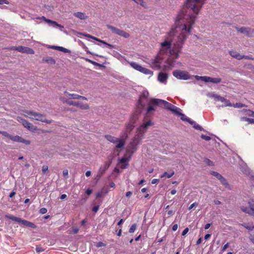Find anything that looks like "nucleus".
<instances>
[{
  "instance_id": "obj_1",
  "label": "nucleus",
  "mask_w": 254,
  "mask_h": 254,
  "mask_svg": "<svg viewBox=\"0 0 254 254\" xmlns=\"http://www.w3.org/2000/svg\"><path fill=\"white\" fill-rule=\"evenodd\" d=\"M206 0H187L181 10L178 13L175 22V27H173L167 35L165 40L161 43L160 52L166 53L171 48V45L175 47V42L178 41V36L182 33L179 27L184 24L191 27L195 22L197 15L205 3Z\"/></svg>"
},
{
  "instance_id": "obj_2",
  "label": "nucleus",
  "mask_w": 254,
  "mask_h": 254,
  "mask_svg": "<svg viewBox=\"0 0 254 254\" xmlns=\"http://www.w3.org/2000/svg\"><path fill=\"white\" fill-rule=\"evenodd\" d=\"M179 29L182 30V33L178 36V41L175 42V47L172 51V54L175 55V59H178L179 57V54L181 53V50L183 44L188 36L191 34V24H190L189 27H186V25H182L179 27Z\"/></svg>"
},
{
  "instance_id": "obj_3",
  "label": "nucleus",
  "mask_w": 254,
  "mask_h": 254,
  "mask_svg": "<svg viewBox=\"0 0 254 254\" xmlns=\"http://www.w3.org/2000/svg\"><path fill=\"white\" fill-rule=\"evenodd\" d=\"M150 104L161 108H164L167 110L172 112L175 114H180V108L165 100L160 99L151 98L150 100Z\"/></svg>"
},
{
  "instance_id": "obj_4",
  "label": "nucleus",
  "mask_w": 254,
  "mask_h": 254,
  "mask_svg": "<svg viewBox=\"0 0 254 254\" xmlns=\"http://www.w3.org/2000/svg\"><path fill=\"white\" fill-rule=\"evenodd\" d=\"M22 115L24 116L25 117L29 118L31 119L45 123L46 124H51L52 122V120L47 119L45 118V115L33 111L27 110H22Z\"/></svg>"
},
{
  "instance_id": "obj_5",
  "label": "nucleus",
  "mask_w": 254,
  "mask_h": 254,
  "mask_svg": "<svg viewBox=\"0 0 254 254\" xmlns=\"http://www.w3.org/2000/svg\"><path fill=\"white\" fill-rule=\"evenodd\" d=\"M152 125L151 121L147 122L146 123L142 125L138 128V133L134 137L133 140L132 142V145H137L143 137V134L147 128V127Z\"/></svg>"
},
{
  "instance_id": "obj_6",
  "label": "nucleus",
  "mask_w": 254,
  "mask_h": 254,
  "mask_svg": "<svg viewBox=\"0 0 254 254\" xmlns=\"http://www.w3.org/2000/svg\"><path fill=\"white\" fill-rule=\"evenodd\" d=\"M149 96V93L147 91H143L139 97V99L136 104L138 112H141L145 107V102L144 100L147 99Z\"/></svg>"
},
{
  "instance_id": "obj_7",
  "label": "nucleus",
  "mask_w": 254,
  "mask_h": 254,
  "mask_svg": "<svg viewBox=\"0 0 254 254\" xmlns=\"http://www.w3.org/2000/svg\"><path fill=\"white\" fill-rule=\"evenodd\" d=\"M149 96V93L147 91H143L139 97V99L136 104L138 112H141L145 107V102L144 100L147 99Z\"/></svg>"
},
{
  "instance_id": "obj_8",
  "label": "nucleus",
  "mask_w": 254,
  "mask_h": 254,
  "mask_svg": "<svg viewBox=\"0 0 254 254\" xmlns=\"http://www.w3.org/2000/svg\"><path fill=\"white\" fill-rule=\"evenodd\" d=\"M60 99L64 103H66L69 105H73L78 107L82 110H87L89 108L88 105L87 104H82L79 102H75L72 100H70L64 97H61Z\"/></svg>"
},
{
  "instance_id": "obj_9",
  "label": "nucleus",
  "mask_w": 254,
  "mask_h": 254,
  "mask_svg": "<svg viewBox=\"0 0 254 254\" xmlns=\"http://www.w3.org/2000/svg\"><path fill=\"white\" fill-rule=\"evenodd\" d=\"M173 75L180 80H188L191 78L190 75L185 70H175L173 72Z\"/></svg>"
},
{
  "instance_id": "obj_10",
  "label": "nucleus",
  "mask_w": 254,
  "mask_h": 254,
  "mask_svg": "<svg viewBox=\"0 0 254 254\" xmlns=\"http://www.w3.org/2000/svg\"><path fill=\"white\" fill-rule=\"evenodd\" d=\"M163 58L160 56H157L154 59H151L148 62L151 67L154 69H159L161 68Z\"/></svg>"
},
{
  "instance_id": "obj_11",
  "label": "nucleus",
  "mask_w": 254,
  "mask_h": 254,
  "mask_svg": "<svg viewBox=\"0 0 254 254\" xmlns=\"http://www.w3.org/2000/svg\"><path fill=\"white\" fill-rule=\"evenodd\" d=\"M10 50L17 51L19 52L23 53H28L30 54H34V51L32 49L24 46L18 47H11Z\"/></svg>"
},
{
  "instance_id": "obj_12",
  "label": "nucleus",
  "mask_w": 254,
  "mask_h": 254,
  "mask_svg": "<svg viewBox=\"0 0 254 254\" xmlns=\"http://www.w3.org/2000/svg\"><path fill=\"white\" fill-rule=\"evenodd\" d=\"M134 125L128 123L125 129L123 130L122 134L121 136L122 138L127 139L128 137V134L129 133L132 129L134 128Z\"/></svg>"
},
{
  "instance_id": "obj_13",
  "label": "nucleus",
  "mask_w": 254,
  "mask_h": 254,
  "mask_svg": "<svg viewBox=\"0 0 254 254\" xmlns=\"http://www.w3.org/2000/svg\"><path fill=\"white\" fill-rule=\"evenodd\" d=\"M238 31L246 35L248 37H252L254 35V29L250 28L242 27L241 28L236 27Z\"/></svg>"
},
{
  "instance_id": "obj_14",
  "label": "nucleus",
  "mask_w": 254,
  "mask_h": 254,
  "mask_svg": "<svg viewBox=\"0 0 254 254\" xmlns=\"http://www.w3.org/2000/svg\"><path fill=\"white\" fill-rule=\"evenodd\" d=\"M32 19L34 20H43L44 21H45L47 23L49 24L50 25H51L53 27H56V26H57L58 27H62V26L61 25L59 24L57 22H56L55 21L51 20L49 19H47L44 16L33 17Z\"/></svg>"
},
{
  "instance_id": "obj_15",
  "label": "nucleus",
  "mask_w": 254,
  "mask_h": 254,
  "mask_svg": "<svg viewBox=\"0 0 254 254\" xmlns=\"http://www.w3.org/2000/svg\"><path fill=\"white\" fill-rule=\"evenodd\" d=\"M10 139L14 142L23 143L26 145L30 144L31 142L30 140L24 139L22 137L18 135H11Z\"/></svg>"
},
{
  "instance_id": "obj_16",
  "label": "nucleus",
  "mask_w": 254,
  "mask_h": 254,
  "mask_svg": "<svg viewBox=\"0 0 254 254\" xmlns=\"http://www.w3.org/2000/svg\"><path fill=\"white\" fill-rule=\"evenodd\" d=\"M168 78V74L167 73L159 72L158 75V80L162 83H166Z\"/></svg>"
},
{
  "instance_id": "obj_17",
  "label": "nucleus",
  "mask_w": 254,
  "mask_h": 254,
  "mask_svg": "<svg viewBox=\"0 0 254 254\" xmlns=\"http://www.w3.org/2000/svg\"><path fill=\"white\" fill-rule=\"evenodd\" d=\"M141 112H138L137 111V107H136V109H135V112L132 114V115L130 116V119H129V123H131V124H132L133 125L135 124V123H136V121L138 120V116H139V115L141 113Z\"/></svg>"
},
{
  "instance_id": "obj_18",
  "label": "nucleus",
  "mask_w": 254,
  "mask_h": 254,
  "mask_svg": "<svg viewBox=\"0 0 254 254\" xmlns=\"http://www.w3.org/2000/svg\"><path fill=\"white\" fill-rule=\"evenodd\" d=\"M23 126L31 131H35L37 130V127L33 126L32 124L25 120L22 124Z\"/></svg>"
},
{
  "instance_id": "obj_19",
  "label": "nucleus",
  "mask_w": 254,
  "mask_h": 254,
  "mask_svg": "<svg viewBox=\"0 0 254 254\" xmlns=\"http://www.w3.org/2000/svg\"><path fill=\"white\" fill-rule=\"evenodd\" d=\"M175 59H168L166 62V65L164 66L165 69H171L175 66Z\"/></svg>"
},
{
  "instance_id": "obj_20",
  "label": "nucleus",
  "mask_w": 254,
  "mask_h": 254,
  "mask_svg": "<svg viewBox=\"0 0 254 254\" xmlns=\"http://www.w3.org/2000/svg\"><path fill=\"white\" fill-rule=\"evenodd\" d=\"M84 35L85 37H89V38H92V39H94V40H96L97 41L100 42H101V43H103V44L108 46L111 49L113 47L112 45H111L106 43L104 41L101 40H100V39H98V38H97L96 37H93V36H91V35H90L89 34H84Z\"/></svg>"
},
{
  "instance_id": "obj_21",
  "label": "nucleus",
  "mask_w": 254,
  "mask_h": 254,
  "mask_svg": "<svg viewBox=\"0 0 254 254\" xmlns=\"http://www.w3.org/2000/svg\"><path fill=\"white\" fill-rule=\"evenodd\" d=\"M73 15L75 17L81 20H85L88 18V16L85 13L81 12H74Z\"/></svg>"
},
{
  "instance_id": "obj_22",
  "label": "nucleus",
  "mask_w": 254,
  "mask_h": 254,
  "mask_svg": "<svg viewBox=\"0 0 254 254\" xmlns=\"http://www.w3.org/2000/svg\"><path fill=\"white\" fill-rule=\"evenodd\" d=\"M194 78L197 80H201L205 82H211V77L209 76H200L198 75H195Z\"/></svg>"
},
{
  "instance_id": "obj_23",
  "label": "nucleus",
  "mask_w": 254,
  "mask_h": 254,
  "mask_svg": "<svg viewBox=\"0 0 254 254\" xmlns=\"http://www.w3.org/2000/svg\"><path fill=\"white\" fill-rule=\"evenodd\" d=\"M50 48L57 50L58 51L63 52L64 53H70V51L66 48H64L63 47L60 46H51L49 47Z\"/></svg>"
},
{
  "instance_id": "obj_24",
  "label": "nucleus",
  "mask_w": 254,
  "mask_h": 254,
  "mask_svg": "<svg viewBox=\"0 0 254 254\" xmlns=\"http://www.w3.org/2000/svg\"><path fill=\"white\" fill-rule=\"evenodd\" d=\"M229 54L232 57L237 60H242V55H240L238 52L235 51H230L229 52Z\"/></svg>"
},
{
  "instance_id": "obj_25",
  "label": "nucleus",
  "mask_w": 254,
  "mask_h": 254,
  "mask_svg": "<svg viewBox=\"0 0 254 254\" xmlns=\"http://www.w3.org/2000/svg\"><path fill=\"white\" fill-rule=\"evenodd\" d=\"M42 61L43 62L51 64H54L56 63L55 60L51 57H46L43 58Z\"/></svg>"
},
{
  "instance_id": "obj_26",
  "label": "nucleus",
  "mask_w": 254,
  "mask_h": 254,
  "mask_svg": "<svg viewBox=\"0 0 254 254\" xmlns=\"http://www.w3.org/2000/svg\"><path fill=\"white\" fill-rule=\"evenodd\" d=\"M64 95L67 97L73 99H78L79 95L76 94H70L66 91L64 92Z\"/></svg>"
},
{
  "instance_id": "obj_27",
  "label": "nucleus",
  "mask_w": 254,
  "mask_h": 254,
  "mask_svg": "<svg viewBox=\"0 0 254 254\" xmlns=\"http://www.w3.org/2000/svg\"><path fill=\"white\" fill-rule=\"evenodd\" d=\"M129 160L128 158L126 157H123L121 159H120V162L122 164H123V165L122 166L121 168L123 169L126 168L128 166V162Z\"/></svg>"
},
{
  "instance_id": "obj_28",
  "label": "nucleus",
  "mask_w": 254,
  "mask_h": 254,
  "mask_svg": "<svg viewBox=\"0 0 254 254\" xmlns=\"http://www.w3.org/2000/svg\"><path fill=\"white\" fill-rule=\"evenodd\" d=\"M182 110L181 109H180V114H177V115H179L181 116V119L182 120L184 121H186V122H188V123H193V121L191 120L190 119L188 118V117H186V116L181 113V112Z\"/></svg>"
},
{
  "instance_id": "obj_29",
  "label": "nucleus",
  "mask_w": 254,
  "mask_h": 254,
  "mask_svg": "<svg viewBox=\"0 0 254 254\" xmlns=\"http://www.w3.org/2000/svg\"><path fill=\"white\" fill-rule=\"evenodd\" d=\"M105 138L110 142L116 143L119 140V138L114 137L110 135H107L105 136Z\"/></svg>"
},
{
  "instance_id": "obj_30",
  "label": "nucleus",
  "mask_w": 254,
  "mask_h": 254,
  "mask_svg": "<svg viewBox=\"0 0 254 254\" xmlns=\"http://www.w3.org/2000/svg\"><path fill=\"white\" fill-rule=\"evenodd\" d=\"M130 65L134 69L140 71L142 66L138 64L137 63L135 62H131L129 63Z\"/></svg>"
},
{
  "instance_id": "obj_31",
  "label": "nucleus",
  "mask_w": 254,
  "mask_h": 254,
  "mask_svg": "<svg viewBox=\"0 0 254 254\" xmlns=\"http://www.w3.org/2000/svg\"><path fill=\"white\" fill-rule=\"evenodd\" d=\"M107 28H108V29L111 30L113 33H114L118 35H119L120 32L121 30V29H118L115 27H114L112 25H108Z\"/></svg>"
},
{
  "instance_id": "obj_32",
  "label": "nucleus",
  "mask_w": 254,
  "mask_h": 254,
  "mask_svg": "<svg viewBox=\"0 0 254 254\" xmlns=\"http://www.w3.org/2000/svg\"><path fill=\"white\" fill-rule=\"evenodd\" d=\"M107 28H108V29L111 30L113 33H114L118 35H119L120 32L121 30V29H118L115 27H114L112 25H108Z\"/></svg>"
},
{
  "instance_id": "obj_33",
  "label": "nucleus",
  "mask_w": 254,
  "mask_h": 254,
  "mask_svg": "<svg viewBox=\"0 0 254 254\" xmlns=\"http://www.w3.org/2000/svg\"><path fill=\"white\" fill-rule=\"evenodd\" d=\"M140 72L146 75H152L153 74V72L152 70L143 67H142Z\"/></svg>"
},
{
  "instance_id": "obj_34",
  "label": "nucleus",
  "mask_w": 254,
  "mask_h": 254,
  "mask_svg": "<svg viewBox=\"0 0 254 254\" xmlns=\"http://www.w3.org/2000/svg\"><path fill=\"white\" fill-rule=\"evenodd\" d=\"M211 97H213L214 100L216 101H221V102L223 101H225V98L223 97H221L217 94H212L211 96Z\"/></svg>"
},
{
  "instance_id": "obj_35",
  "label": "nucleus",
  "mask_w": 254,
  "mask_h": 254,
  "mask_svg": "<svg viewBox=\"0 0 254 254\" xmlns=\"http://www.w3.org/2000/svg\"><path fill=\"white\" fill-rule=\"evenodd\" d=\"M175 174L174 171H172L170 173H168L167 172H164L162 175H161L160 178H163L165 177H166L167 178H170L172 177Z\"/></svg>"
},
{
  "instance_id": "obj_36",
  "label": "nucleus",
  "mask_w": 254,
  "mask_h": 254,
  "mask_svg": "<svg viewBox=\"0 0 254 254\" xmlns=\"http://www.w3.org/2000/svg\"><path fill=\"white\" fill-rule=\"evenodd\" d=\"M124 138H122V139L119 138V140L118 141V144L116 145V148H120L124 147L125 145V140Z\"/></svg>"
},
{
  "instance_id": "obj_37",
  "label": "nucleus",
  "mask_w": 254,
  "mask_h": 254,
  "mask_svg": "<svg viewBox=\"0 0 254 254\" xmlns=\"http://www.w3.org/2000/svg\"><path fill=\"white\" fill-rule=\"evenodd\" d=\"M5 217L12 221L17 222L18 223H19L20 219V218L16 217L11 215H5Z\"/></svg>"
},
{
  "instance_id": "obj_38",
  "label": "nucleus",
  "mask_w": 254,
  "mask_h": 254,
  "mask_svg": "<svg viewBox=\"0 0 254 254\" xmlns=\"http://www.w3.org/2000/svg\"><path fill=\"white\" fill-rule=\"evenodd\" d=\"M240 119L241 121H247L250 124H254V119H251L243 117H241Z\"/></svg>"
},
{
  "instance_id": "obj_39",
  "label": "nucleus",
  "mask_w": 254,
  "mask_h": 254,
  "mask_svg": "<svg viewBox=\"0 0 254 254\" xmlns=\"http://www.w3.org/2000/svg\"><path fill=\"white\" fill-rule=\"evenodd\" d=\"M219 180L220 181L221 184L223 185V186H225L226 187H228L229 186L228 183L227 182L226 179H225L223 176L220 177Z\"/></svg>"
},
{
  "instance_id": "obj_40",
  "label": "nucleus",
  "mask_w": 254,
  "mask_h": 254,
  "mask_svg": "<svg viewBox=\"0 0 254 254\" xmlns=\"http://www.w3.org/2000/svg\"><path fill=\"white\" fill-rule=\"evenodd\" d=\"M250 211L252 215H254V200H252L249 202Z\"/></svg>"
},
{
  "instance_id": "obj_41",
  "label": "nucleus",
  "mask_w": 254,
  "mask_h": 254,
  "mask_svg": "<svg viewBox=\"0 0 254 254\" xmlns=\"http://www.w3.org/2000/svg\"><path fill=\"white\" fill-rule=\"evenodd\" d=\"M119 35L120 36L123 37L125 38H127L129 37V34L128 33L122 30H121L120 31V34Z\"/></svg>"
},
{
  "instance_id": "obj_42",
  "label": "nucleus",
  "mask_w": 254,
  "mask_h": 254,
  "mask_svg": "<svg viewBox=\"0 0 254 254\" xmlns=\"http://www.w3.org/2000/svg\"><path fill=\"white\" fill-rule=\"evenodd\" d=\"M193 123H190V124L193 125V127L195 129H196L197 130H203V128L200 126H199L198 124H196L194 121H193Z\"/></svg>"
},
{
  "instance_id": "obj_43",
  "label": "nucleus",
  "mask_w": 254,
  "mask_h": 254,
  "mask_svg": "<svg viewBox=\"0 0 254 254\" xmlns=\"http://www.w3.org/2000/svg\"><path fill=\"white\" fill-rule=\"evenodd\" d=\"M242 111L246 113V115H247L249 116L253 117L254 114V112L252 110H250L244 109Z\"/></svg>"
},
{
  "instance_id": "obj_44",
  "label": "nucleus",
  "mask_w": 254,
  "mask_h": 254,
  "mask_svg": "<svg viewBox=\"0 0 254 254\" xmlns=\"http://www.w3.org/2000/svg\"><path fill=\"white\" fill-rule=\"evenodd\" d=\"M222 102H223L225 104V105H222V107H227V106H228V107H232L233 106V104L230 102L229 100H227L226 98H225V101H223Z\"/></svg>"
},
{
  "instance_id": "obj_45",
  "label": "nucleus",
  "mask_w": 254,
  "mask_h": 254,
  "mask_svg": "<svg viewBox=\"0 0 254 254\" xmlns=\"http://www.w3.org/2000/svg\"><path fill=\"white\" fill-rule=\"evenodd\" d=\"M222 81V79L221 78L219 77H216V78H213L211 77V82H212L213 83H219L221 82Z\"/></svg>"
},
{
  "instance_id": "obj_46",
  "label": "nucleus",
  "mask_w": 254,
  "mask_h": 254,
  "mask_svg": "<svg viewBox=\"0 0 254 254\" xmlns=\"http://www.w3.org/2000/svg\"><path fill=\"white\" fill-rule=\"evenodd\" d=\"M210 174L212 175L213 176H215L218 180L220 178V177H221L222 176L219 173H218L217 172H215V171H211L210 172Z\"/></svg>"
},
{
  "instance_id": "obj_47",
  "label": "nucleus",
  "mask_w": 254,
  "mask_h": 254,
  "mask_svg": "<svg viewBox=\"0 0 254 254\" xmlns=\"http://www.w3.org/2000/svg\"><path fill=\"white\" fill-rule=\"evenodd\" d=\"M245 106H246L244 104L241 103H236V104H233L232 107H234L236 108H241Z\"/></svg>"
},
{
  "instance_id": "obj_48",
  "label": "nucleus",
  "mask_w": 254,
  "mask_h": 254,
  "mask_svg": "<svg viewBox=\"0 0 254 254\" xmlns=\"http://www.w3.org/2000/svg\"><path fill=\"white\" fill-rule=\"evenodd\" d=\"M133 1L137 4H139L142 6L146 7L145 3L144 1V0H133Z\"/></svg>"
},
{
  "instance_id": "obj_49",
  "label": "nucleus",
  "mask_w": 254,
  "mask_h": 254,
  "mask_svg": "<svg viewBox=\"0 0 254 254\" xmlns=\"http://www.w3.org/2000/svg\"><path fill=\"white\" fill-rule=\"evenodd\" d=\"M136 227H137V226H136V224H132V225L131 226V227H130V228H129V230H128V232H129V233H133V232L135 231V230H136Z\"/></svg>"
},
{
  "instance_id": "obj_50",
  "label": "nucleus",
  "mask_w": 254,
  "mask_h": 254,
  "mask_svg": "<svg viewBox=\"0 0 254 254\" xmlns=\"http://www.w3.org/2000/svg\"><path fill=\"white\" fill-rule=\"evenodd\" d=\"M0 134H2L3 136L8 137L11 139V135L9 134L8 132L5 131H0Z\"/></svg>"
},
{
  "instance_id": "obj_51",
  "label": "nucleus",
  "mask_w": 254,
  "mask_h": 254,
  "mask_svg": "<svg viewBox=\"0 0 254 254\" xmlns=\"http://www.w3.org/2000/svg\"><path fill=\"white\" fill-rule=\"evenodd\" d=\"M241 209L243 212L252 215L251 211L248 208L246 207H242Z\"/></svg>"
},
{
  "instance_id": "obj_52",
  "label": "nucleus",
  "mask_w": 254,
  "mask_h": 254,
  "mask_svg": "<svg viewBox=\"0 0 254 254\" xmlns=\"http://www.w3.org/2000/svg\"><path fill=\"white\" fill-rule=\"evenodd\" d=\"M149 106L147 109V113H149L152 111H155V108L153 107L154 105H152L149 103Z\"/></svg>"
},
{
  "instance_id": "obj_53",
  "label": "nucleus",
  "mask_w": 254,
  "mask_h": 254,
  "mask_svg": "<svg viewBox=\"0 0 254 254\" xmlns=\"http://www.w3.org/2000/svg\"><path fill=\"white\" fill-rule=\"evenodd\" d=\"M248 59V60H254V58L252 56L250 55V56H245V55H242V59Z\"/></svg>"
},
{
  "instance_id": "obj_54",
  "label": "nucleus",
  "mask_w": 254,
  "mask_h": 254,
  "mask_svg": "<svg viewBox=\"0 0 254 254\" xmlns=\"http://www.w3.org/2000/svg\"><path fill=\"white\" fill-rule=\"evenodd\" d=\"M28 222L27 220H23L20 218L19 223H21L24 226H27Z\"/></svg>"
},
{
  "instance_id": "obj_55",
  "label": "nucleus",
  "mask_w": 254,
  "mask_h": 254,
  "mask_svg": "<svg viewBox=\"0 0 254 254\" xmlns=\"http://www.w3.org/2000/svg\"><path fill=\"white\" fill-rule=\"evenodd\" d=\"M201 137L203 139L206 140V141H209L211 139V137L210 136L205 135L204 134H202L201 135Z\"/></svg>"
},
{
  "instance_id": "obj_56",
  "label": "nucleus",
  "mask_w": 254,
  "mask_h": 254,
  "mask_svg": "<svg viewBox=\"0 0 254 254\" xmlns=\"http://www.w3.org/2000/svg\"><path fill=\"white\" fill-rule=\"evenodd\" d=\"M27 227H30V228H35L36 227V225L35 224H34V223H32L31 222L28 221Z\"/></svg>"
},
{
  "instance_id": "obj_57",
  "label": "nucleus",
  "mask_w": 254,
  "mask_h": 254,
  "mask_svg": "<svg viewBox=\"0 0 254 254\" xmlns=\"http://www.w3.org/2000/svg\"><path fill=\"white\" fill-rule=\"evenodd\" d=\"M63 176L65 178H68V171L67 169H64V171H63Z\"/></svg>"
},
{
  "instance_id": "obj_58",
  "label": "nucleus",
  "mask_w": 254,
  "mask_h": 254,
  "mask_svg": "<svg viewBox=\"0 0 254 254\" xmlns=\"http://www.w3.org/2000/svg\"><path fill=\"white\" fill-rule=\"evenodd\" d=\"M16 120L18 122L21 123L22 124L24 123V122L26 120H25L24 119L22 118V117H17V118H16Z\"/></svg>"
},
{
  "instance_id": "obj_59",
  "label": "nucleus",
  "mask_w": 254,
  "mask_h": 254,
  "mask_svg": "<svg viewBox=\"0 0 254 254\" xmlns=\"http://www.w3.org/2000/svg\"><path fill=\"white\" fill-rule=\"evenodd\" d=\"M16 120L18 122L21 123L22 124L24 123V122L26 120H25L24 119L22 118V117H17V118H16Z\"/></svg>"
},
{
  "instance_id": "obj_60",
  "label": "nucleus",
  "mask_w": 254,
  "mask_h": 254,
  "mask_svg": "<svg viewBox=\"0 0 254 254\" xmlns=\"http://www.w3.org/2000/svg\"><path fill=\"white\" fill-rule=\"evenodd\" d=\"M48 170V166L47 165H44L42 167V172L43 173H46Z\"/></svg>"
},
{
  "instance_id": "obj_61",
  "label": "nucleus",
  "mask_w": 254,
  "mask_h": 254,
  "mask_svg": "<svg viewBox=\"0 0 254 254\" xmlns=\"http://www.w3.org/2000/svg\"><path fill=\"white\" fill-rule=\"evenodd\" d=\"M39 212L40 213L43 214H45L47 212V209L46 208H42L40 209Z\"/></svg>"
},
{
  "instance_id": "obj_62",
  "label": "nucleus",
  "mask_w": 254,
  "mask_h": 254,
  "mask_svg": "<svg viewBox=\"0 0 254 254\" xmlns=\"http://www.w3.org/2000/svg\"><path fill=\"white\" fill-rule=\"evenodd\" d=\"M36 251L37 253H40V252H43L44 251V249L42 247H41L37 246L36 248Z\"/></svg>"
},
{
  "instance_id": "obj_63",
  "label": "nucleus",
  "mask_w": 254,
  "mask_h": 254,
  "mask_svg": "<svg viewBox=\"0 0 254 254\" xmlns=\"http://www.w3.org/2000/svg\"><path fill=\"white\" fill-rule=\"evenodd\" d=\"M189 229L188 228H185L183 230V232L182 233V235L183 236H185L187 234V233L189 232Z\"/></svg>"
},
{
  "instance_id": "obj_64",
  "label": "nucleus",
  "mask_w": 254,
  "mask_h": 254,
  "mask_svg": "<svg viewBox=\"0 0 254 254\" xmlns=\"http://www.w3.org/2000/svg\"><path fill=\"white\" fill-rule=\"evenodd\" d=\"M198 205V203L196 202L193 203L192 204H191L190 206L188 208L189 210H190L194 206H197Z\"/></svg>"
}]
</instances>
